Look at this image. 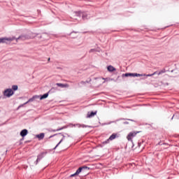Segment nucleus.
Returning <instances> with one entry per match:
<instances>
[{
  "instance_id": "nucleus-6",
  "label": "nucleus",
  "mask_w": 179,
  "mask_h": 179,
  "mask_svg": "<svg viewBox=\"0 0 179 179\" xmlns=\"http://www.w3.org/2000/svg\"><path fill=\"white\" fill-rule=\"evenodd\" d=\"M76 15H77V16H82L83 20L87 19V13H76Z\"/></svg>"
},
{
  "instance_id": "nucleus-20",
  "label": "nucleus",
  "mask_w": 179,
  "mask_h": 179,
  "mask_svg": "<svg viewBox=\"0 0 179 179\" xmlns=\"http://www.w3.org/2000/svg\"><path fill=\"white\" fill-rule=\"evenodd\" d=\"M62 141H63V139H61L60 141L58 143V144L55 146V148L54 149H57V148H58V145H59L61 144Z\"/></svg>"
},
{
  "instance_id": "nucleus-13",
  "label": "nucleus",
  "mask_w": 179,
  "mask_h": 179,
  "mask_svg": "<svg viewBox=\"0 0 179 179\" xmlns=\"http://www.w3.org/2000/svg\"><path fill=\"white\" fill-rule=\"evenodd\" d=\"M36 138H38V139H44V133H41L40 134H38L36 136Z\"/></svg>"
},
{
  "instance_id": "nucleus-14",
  "label": "nucleus",
  "mask_w": 179,
  "mask_h": 179,
  "mask_svg": "<svg viewBox=\"0 0 179 179\" xmlns=\"http://www.w3.org/2000/svg\"><path fill=\"white\" fill-rule=\"evenodd\" d=\"M47 97H48V93L42 95L40 98V100H44V99H47Z\"/></svg>"
},
{
  "instance_id": "nucleus-23",
  "label": "nucleus",
  "mask_w": 179,
  "mask_h": 179,
  "mask_svg": "<svg viewBox=\"0 0 179 179\" xmlns=\"http://www.w3.org/2000/svg\"><path fill=\"white\" fill-rule=\"evenodd\" d=\"M124 124H128V122H125Z\"/></svg>"
},
{
  "instance_id": "nucleus-9",
  "label": "nucleus",
  "mask_w": 179,
  "mask_h": 179,
  "mask_svg": "<svg viewBox=\"0 0 179 179\" xmlns=\"http://www.w3.org/2000/svg\"><path fill=\"white\" fill-rule=\"evenodd\" d=\"M39 97H40V96H37V95L34 96L32 98L29 99L27 102H25V103H24V105H26V104H27L28 103H30V102H31V101H34V100H36V99H38Z\"/></svg>"
},
{
  "instance_id": "nucleus-8",
  "label": "nucleus",
  "mask_w": 179,
  "mask_h": 179,
  "mask_svg": "<svg viewBox=\"0 0 179 179\" xmlns=\"http://www.w3.org/2000/svg\"><path fill=\"white\" fill-rule=\"evenodd\" d=\"M117 136H118V135L117 134H113L107 140V141H106V143H108V141H114V139H115V138H117Z\"/></svg>"
},
{
  "instance_id": "nucleus-22",
  "label": "nucleus",
  "mask_w": 179,
  "mask_h": 179,
  "mask_svg": "<svg viewBox=\"0 0 179 179\" xmlns=\"http://www.w3.org/2000/svg\"><path fill=\"white\" fill-rule=\"evenodd\" d=\"M129 121H134L133 120H129Z\"/></svg>"
},
{
  "instance_id": "nucleus-12",
  "label": "nucleus",
  "mask_w": 179,
  "mask_h": 179,
  "mask_svg": "<svg viewBox=\"0 0 179 179\" xmlns=\"http://www.w3.org/2000/svg\"><path fill=\"white\" fill-rule=\"evenodd\" d=\"M108 71L109 72H114V71H116L115 68H114V66H108Z\"/></svg>"
},
{
  "instance_id": "nucleus-4",
  "label": "nucleus",
  "mask_w": 179,
  "mask_h": 179,
  "mask_svg": "<svg viewBox=\"0 0 179 179\" xmlns=\"http://www.w3.org/2000/svg\"><path fill=\"white\" fill-rule=\"evenodd\" d=\"M137 134H139V131H131L130 132L128 136H127V138L128 141H132V138H135Z\"/></svg>"
},
{
  "instance_id": "nucleus-7",
  "label": "nucleus",
  "mask_w": 179,
  "mask_h": 179,
  "mask_svg": "<svg viewBox=\"0 0 179 179\" xmlns=\"http://www.w3.org/2000/svg\"><path fill=\"white\" fill-rule=\"evenodd\" d=\"M164 73V71H161L159 72L155 71L152 74H148V75L143 74L142 76H154V75H162V73Z\"/></svg>"
},
{
  "instance_id": "nucleus-24",
  "label": "nucleus",
  "mask_w": 179,
  "mask_h": 179,
  "mask_svg": "<svg viewBox=\"0 0 179 179\" xmlns=\"http://www.w3.org/2000/svg\"><path fill=\"white\" fill-rule=\"evenodd\" d=\"M48 61H50V58L48 59Z\"/></svg>"
},
{
  "instance_id": "nucleus-18",
  "label": "nucleus",
  "mask_w": 179,
  "mask_h": 179,
  "mask_svg": "<svg viewBox=\"0 0 179 179\" xmlns=\"http://www.w3.org/2000/svg\"><path fill=\"white\" fill-rule=\"evenodd\" d=\"M17 40H25V37L24 36H19L17 38H16V41H17Z\"/></svg>"
},
{
  "instance_id": "nucleus-10",
  "label": "nucleus",
  "mask_w": 179,
  "mask_h": 179,
  "mask_svg": "<svg viewBox=\"0 0 179 179\" xmlns=\"http://www.w3.org/2000/svg\"><path fill=\"white\" fill-rule=\"evenodd\" d=\"M28 133L29 131H27V129H24L20 132V136H22V138H24V136H26Z\"/></svg>"
},
{
  "instance_id": "nucleus-1",
  "label": "nucleus",
  "mask_w": 179,
  "mask_h": 179,
  "mask_svg": "<svg viewBox=\"0 0 179 179\" xmlns=\"http://www.w3.org/2000/svg\"><path fill=\"white\" fill-rule=\"evenodd\" d=\"M90 170V168L86 166H81L78 169V170L76 171L74 174H72L70 176V177H75V176H79L80 173H87Z\"/></svg>"
},
{
  "instance_id": "nucleus-17",
  "label": "nucleus",
  "mask_w": 179,
  "mask_h": 179,
  "mask_svg": "<svg viewBox=\"0 0 179 179\" xmlns=\"http://www.w3.org/2000/svg\"><path fill=\"white\" fill-rule=\"evenodd\" d=\"M12 89H13V90H14V92H15V90H17L18 87H17V85H13Z\"/></svg>"
},
{
  "instance_id": "nucleus-11",
  "label": "nucleus",
  "mask_w": 179,
  "mask_h": 179,
  "mask_svg": "<svg viewBox=\"0 0 179 179\" xmlns=\"http://www.w3.org/2000/svg\"><path fill=\"white\" fill-rule=\"evenodd\" d=\"M56 85L59 87H62V88L69 87V84L57 83Z\"/></svg>"
},
{
  "instance_id": "nucleus-19",
  "label": "nucleus",
  "mask_w": 179,
  "mask_h": 179,
  "mask_svg": "<svg viewBox=\"0 0 179 179\" xmlns=\"http://www.w3.org/2000/svg\"><path fill=\"white\" fill-rule=\"evenodd\" d=\"M43 157L41 156V155H38V158H37V159H36V164H37V163H38V161L42 158Z\"/></svg>"
},
{
  "instance_id": "nucleus-2",
  "label": "nucleus",
  "mask_w": 179,
  "mask_h": 179,
  "mask_svg": "<svg viewBox=\"0 0 179 179\" xmlns=\"http://www.w3.org/2000/svg\"><path fill=\"white\" fill-rule=\"evenodd\" d=\"M3 94L5 97H11V96L15 94V92H13L12 89H6L3 91Z\"/></svg>"
},
{
  "instance_id": "nucleus-5",
  "label": "nucleus",
  "mask_w": 179,
  "mask_h": 179,
  "mask_svg": "<svg viewBox=\"0 0 179 179\" xmlns=\"http://www.w3.org/2000/svg\"><path fill=\"white\" fill-rule=\"evenodd\" d=\"M122 76H126V78H128V76H143L142 74H138V73H127L125 74H122Z\"/></svg>"
},
{
  "instance_id": "nucleus-16",
  "label": "nucleus",
  "mask_w": 179,
  "mask_h": 179,
  "mask_svg": "<svg viewBox=\"0 0 179 179\" xmlns=\"http://www.w3.org/2000/svg\"><path fill=\"white\" fill-rule=\"evenodd\" d=\"M96 114H97V111L91 112L90 117H94V115H96Z\"/></svg>"
},
{
  "instance_id": "nucleus-3",
  "label": "nucleus",
  "mask_w": 179,
  "mask_h": 179,
  "mask_svg": "<svg viewBox=\"0 0 179 179\" xmlns=\"http://www.w3.org/2000/svg\"><path fill=\"white\" fill-rule=\"evenodd\" d=\"M13 40H16V38L15 36L9 38H0V44H3L6 43V41H13Z\"/></svg>"
},
{
  "instance_id": "nucleus-15",
  "label": "nucleus",
  "mask_w": 179,
  "mask_h": 179,
  "mask_svg": "<svg viewBox=\"0 0 179 179\" xmlns=\"http://www.w3.org/2000/svg\"><path fill=\"white\" fill-rule=\"evenodd\" d=\"M102 80H103L102 83H106V82H108V80H110V78H102Z\"/></svg>"
},
{
  "instance_id": "nucleus-21",
  "label": "nucleus",
  "mask_w": 179,
  "mask_h": 179,
  "mask_svg": "<svg viewBox=\"0 0 179 179\" xmlns=\"http://www.w3.org/2000/svg\"><path fill=\"white\" fill-rule=\"evenodd\" d=\"M87 117H90V114L88 113L87 114Z\"/></svg>"
}]
</instances>
